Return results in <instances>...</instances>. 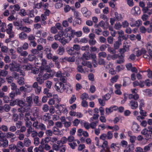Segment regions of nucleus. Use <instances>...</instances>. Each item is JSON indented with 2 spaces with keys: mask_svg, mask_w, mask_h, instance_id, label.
I'll return each instance as SVG.
<instances>
[{
  "mask_svg": "<svg viewBox=\"0 0 152 152\" xmlns=\"http://www.w3.org/2000/svg\"><path fill=\"white\" fill-rule=\"evenodd\" d=\"M13 26L12 23H10L7 25V28L6 29V31L8 34H10L12 32V28Z\"/></svg>",
  "mask_w": 152,
  "mask_h": 152,
  "instance_id": "obj_22",
  "label": "nucleus"
},
{
  "mask_svg": "<svg viewBox=\"0 0 152 152\" xmlns=\"http://www.w3.org/2000/svg\"><path fill=\"white\" fill-rule=\"evenodd\" d=\"M63 130V129L60 130L56 126L53 127L52 128L53 134L57 135H63L64 134Z\"/></svg>",
  "mask_w": 152,
  "mask_h": 152,
  "instance_id": "obj_11",
  "label": "nucleus"
},
{
  "mask_svg": "<svg viewBox=\"0 0 152 152\" xmlns=\"http://www.w3.org/2000/svg\"><path fill=\"white\" fill-rule=\"evenodd\" d=\"M83 126L87 130H88L91 128L90 123L88 122H84L83 123Z\"/></svg>",
  "mask_w": 152,
  "mask_h": 152,
  "instance_id": "obj_43",
  "label": "nucleus"
},
{
  "mask_svg": "<svg viewBox=\"0 0 152 152\" xmlns=\"http://www.w3.org/2000/svg\"><path fill=\"white\" fill-rule=\"evenodd\" d=\"M15 136L14 134L11 132H8L6 134V137L7 138L9 139Z\"/></svg>",
  "mask_w": 152,
  "mask_h": 152,
  "instance_id": "obj_49",
  "label": "nucleus"
},
{
  "mask_svg": "<svg viewBox=\"0 0 152 152\" xmlns=\"http://www.w3.org/2000/svg\"><path fill=\"white\" fill-rule=\"evenodd\" d=\"M19 37L20 39L24 40L27 38V35L26 34L22 32L19 34Z\"/></svg>",
  "mask_w": 152,
  "mask_h": 152,
  "instance_id": "obj_26",
  "label": "nucleus"
},
{
  "mask_svg": "<svg viewBox=\"0 0 152 152\" xmlns=\"http://www.w3.org/2000/svg\"><path fill=\"white\" fill-rule=\"evenodd\" d=\"M152 146V143H149L148 145L145 146L144 148V150L145 151H149L150 150V148Z\"/></svg>",
  "mask_w": 152,
  "mask_h": 152,
  "instance_id": "obj_61",
  "label": "nucleus"
},
{
  "mask_svg": "<svg viewBox=\"0 0 152 152\" xmlns=\"http://www.w3.org/2000/svg\"><path fill=\"white\" fill-rule=\"evenodd\" d=\"M35 103L37 105H40V104L39 103V97L38 96H35L33 99Z\"/></svg>",
  "mask_w": 152,
  "mask_h": 152,
  "instance_id": "obj_62",
  "label": "nucleus"
},
{
  "mask_svg": "<svg viewBox=\"0 0 152 152\" xmlns=\"http://www.w3.org/2000/svg\"><path fill=\"white\" fill-rule=\"evenodd\" d=\"M132 129L133 131L135 132H137L140 131L139 126L138 124L135 122H134L133 123Z\"/></svg>",
  "mask_w": 152,
  "mask_h": 152,
  "instance_id": "obj_15",
  "label": "nucleus"
},
{
  "mask_svg": "<svg viewBox=\"0 0 152 152\" xmlns=\"http://www.w3.org/2000/svg\"><path fill=\"white\" fill-rule=\"evenodd\" d=\"M64 49L63 47H59L57 50V53L58 54L61 55L64 54Z\"/></svg>",
  "mask_w": 152,
  "mask_h": 152,
  "instance_id": "obj_27",
  "label": "nucleus"
},
{
  "mask_svg": "<svg viewBox=\"0 0 152 152\" xmlns=\"http://www.w3.org/2000/svg\"><path fill=\"white\" fill-rule=\"evenodd\" d=\"M16 101L18 102V106L21 107H26V103L22 100H17Z\"/></svg>",
  "mask_w": 152,
  "mask_h": 152,
  "instance_id": "obj_34",
  "label": "nucleus"
},
{
  "mask_svg": "<svg viewBox=\"0 0 152 152\" xmlns=\"http://www.w3.org/2000/svg\"><path fill=\"white\" fill-rule=\"evenodd\" d=\"M119 59L116 60L115 63L116 64H121L123 63L124 62V57L122 56H121L119 57Z\"/></svg>",
  "mask_w": 152,
  "mask_h": 152,
  "instance_id": "obj_28",
  "label": "nucleus"
},
{
  "mask_svg": "<svg viewBox=\"0 0 152 152\" xmlns=\"http://www.w3.org/2000/svg\"><path fill=\"white\" fill-rule=\"evenodd\" d=\"M26 107L29 108L31 107L33 104V100L31 96L27 97L26 99Z\"/></svg>",
  "mask_w": 152,
  "mask_h": 152,
  "instance_id": "obj_12",
  "label": "nucleus"
},
{
  "mask_svg": "<svg viewBox=\"0 0 152 152\" xmlns=\"http://www.w3.org/2000/svg\"><path fill=\"white\" fill-rule=\"evenodd\" d=\"M139 102V109H142L143 107H144L145 103L144 100L142 99L140 100Z\"/></svg>",
  "mask_w": 152,
  "mask_h": 152,
  "instance_id": "obj_48",
  "label": "nucleus"
},
{
  "mask_svg": "<svg viewBox=\"0 0 152 152\" xmlns=\"http://www.w3.org/2000/svg\"><path fill=\"white\" fill-rule=\"evenodd\" d=\"M143 12L147 13L148 15H150L152 14V9L151 10H149L147 8L143 10Z\"/></svg>",
  "mask_w": 152,
  "mask_h": 152,
  "instance_id": "obj_57",
  "label": "nucleus"
},
{
  "mask_svg": "<svg viewBox=\"0 0 152 152\" xmlns=\"http://www.w3.org/2000/svg\"><path fill=\"white\" fill-rule=\"evenodd\" d=\"M121 44V39H118V41H116L114 44V48L115 49H118L120 47V45Z\"/></svg>",
  "mask_w": 152,
  "mask_h": 152,
  "instance_id": "obj_23",
  "label": "nucleus"
},
{
  "mask_svg": "<svg viewBox=\"0 0 152 152\" xmlns=\"http://www.w3.org/2000/svg\"><path fill=\"white\" fill-rule=\"evenodd\" d=\"M88 98V95L86 93H83L81 96L80 98L82 100H85L84 99H87Z\"/></svg>",
  "mask_w": 152,
  "mask_h": 152,
  "instance_id": "obj_63",
  "label": "nucleus"
},
{
  "mask_svg": "<svg viewBox=\"0 0 152 152\" xmlns=\"http://www.w3.org/2000/svg\"><path fill=\"white\" fill-rule=\"evenodd\" d=\"M136 49H135V53L136 54L137 57H139L142 55H144L147 53V51L145 48H142L141 50L137 49V50L136 51Z\"/></svg>",
  "mask_w": 152,
  "mask_h": 152,
  "instance_id": "obj_9",
  "label": "nucleus"
},
{
  "mask_svg": "<svg viewBox=\"0 0 152 152\" xmlns=\"http://www.w3.org/2000/svg\"><path fill=\"white\" fill-rule=\"evenodd\" d=\"M91 54L89 52H86L83 55V58L86 60H89L90 59Z\"/></svg>",
  "mask_w": 152,
  "mask_h": 152,
  "instance_id": "obj_29",
  "label": "nucleus"
},
{
  "mask_svg": "<svg viewBox=\"0 0 152 152\" xmlns=\"http://www.w3.org/2000/svg\"><path fill=\"white\" fill-rule=\"evenodd\" d=\"M129 99H133L134 100H137L139 98V96L138 94H136L133 95L132 94H130L128 96Z\"/></svg>",
  "mask_w": 152,
  "mask_h": 152,
  "instance_id": "obj_25",
  "label": "nucleus"
},
{
  "mask_svg": "<svg viewBox=\"0 0 152 152\" xmlns=\"http://www.w3.org/2000/svg\"><path fill=\"white\" fill-rule=\"evenodd\" d=\"M25 145L26 147H28L31 144V141L30 139L28 138H26L24 140Z\"/></svg>",
  "mask_w": 152,
  "mask_h": 152,
  "instance_id": "obj_30",
  "label": "nucleus"
},
{
  "mask_svg": "<svg viewBox=\"0 0 152 152\" xmlns=\"http://www.w3.org/2000/svg\"><path fill=\"white\" fill-rule=\"evenodd\" d=\"M102 27L104 29H106L108 27V23H105L103 20L101 21L97 25L96 27Z\"/></svg>",
  "mask_w": 152,
  "mask_h": 152,
  "instance_id": "obj_14",
  "label": "nucleus"
},
{
  "mask_svg": "<svg viewBox=\"0 0 152 152\" xmlns=\"http://www.w3.org/2000/svg\"><path fill=\"white\" fill-rule=\"evenodd\" d=\"M129 21L130 25L131 27L136 26L139 27L142 23V21L141 20H138L135 21L134 19L132 18H130Z\"/></svg>",
  "mask_w": 152,
  "mask_h": 152,
  "instance_id": "obj_6",
  "label": "nucleus"
},
{
  "mask_svg": "<svg viewBox=\"0 0 152 152\" xmlns=\"http://www.w3.org/2000/svg\"><path fill=\"white\" fill-rule=\"evenodd\" d=\"M119 77V76L118 75H116L112 77L110 80L111 82L113 83H114L117 81Z\"/></svg>",
  "mask_w": 152,
  "mask_h": 152,
  "instance_id": "obj_42",
  "label": "nucleus"
},
{
  "mask_svg": "<svg viewBox=\"0 0 152 152\" xmlns=\"http://www.w3.org/2000/svg\"><path fill=\"white\" fill-rule=\"evenodd\" d=\"M146 47L150 56V59H152V42L150 41L148 42L146 45Z\"/></svg>",
  "mask_w": 152,
  "mask_h": 152,
  "instance_id": "obj_10",
  "label": "nucleus"
},
{
  "mask_svg": "<svg viewBox=\"0 0 152 152\" xmlns=\"http://www.w3.org/2000/svg\"><path fill=\"white\" fill-rule=\"evenodd\" d=\"M39 138L38 137H35L34 138V144L35 146H38L39 144Z\"/></svg>",
  "mask_w": 152,
  "mask_h": 152,
  "instance_id": "obj_58",
  "label": "nucleus"
},
{
  "mask_svg": "<svg viewBox=\"0 0 152 152\" xmlns=\"http://www.w3.org/2000/svg\"><path fill=\"white\" fill-rule=\"evenodd\" d=\"M27 37L28 40L30 42L34 41L35 39V36L32 34H29Z\"/></svg>",
  "mask_w": 152,
  "mask_h": 152,
  "instance_id": "obj_56",
  "label": "nucleus"
},
{
  "mask_svg": "<svg viewBox=\"0 0 152 152\" xmlns=\"http://www.w3.org/2000/svg\"><path fill=\"white\" fill-rule=\"evenodd\" d=\"M115 18L118 21L121 20L123 18L121 14H119L117 12L115 13Z\"/></svg>",
  "mask_w": 152,
  "mask_h": 152,
  "instance_id": "obj_36",
  "label": "nucleus"
},
{
  "mask_svg": "<svg viewBox=\"0 0 152 152\" xmlns=\"http://www.w3.org/2000/svg\"><path fill=\"white\" fill-rule=\"evenodd\" d=\"M140 113L142 116L145 118V117L147 116V113L144 110H142V109H140Z\"/></svg>",
  "mask_w": 152,
  "mask_h": 152,
  "instance_id": "obj_44",
  "label": "nucleus"
},
{
  "mask_svg": "<svg viewBox=\"0 0 152 152\" xmlns=\"http://www.w3.org/2000/svg\"><path fill=\"white\" fill-rule=\"evenodd\" d=\"M82 64L84 66H86L88 68H91L92 67L91 62L88 61H84L82 63Z\"/></svg>",
  "mask_w": 152,
  "mask_h": 152,
  "instance_id": "obj_35",
  "label": "nucleus"
},
{
  "mask_svg": "<svg viewBox=\"0 0 152 152\" xmlns=\"http://www.w3.org/2000/svg\"><path fill=\"white\" fill-rule=\"evenodd\" d=\"M19 14L22 16H24L27 15V12L24 9H21L20 10Z\"/></svg>",
  "mask_w": 152,
  "mask_h": 152,
  "instance_id": "obj_45",
  "label": "nucleus"
},
{
  "mask_svg": "<svg viewBox=\"0 0 152 152\" xmlns=\"http://www.w3.org/2000/svg\"><path fill=\"white\" fill-rule=\"evenodd\" d=\"M55 88L56 91L61 93L63 92L66 89L64 86V84L59 81L56 83Z\"/></svg>",
  "mask_w": 152,
  "mask_h": 152,
  "instance_id": "obj_5",
  "label": "nucleus"
},
{
  "mask_svg": "<svg viewBox=\"0 0 152 152\" xmlns=\"http://www.w3.org/2000/svg\"><path fill=\"white\" fill-rule=\"evenodd\" d=\"M82 34V32L81 31H79L75 32V30H74V36L75 35L77 37H80L81 36Z\"/></svg>",
  "mask_w": 152,
  "mask_h": 152,
  "instance_id": "obj_59",
  "label": "nucleus"
},
{
  "mask_svg": "<svg viewBox=\"0 0 152 152\" xmlns=\"http://www.w3.org/2000/svg\"><path fill=\"white\" fill-rule=\"evenodd\" d=\"M45 83L47 88H50L52 85V83L51 81L47 80L46 81Z\"/></svg>",
  "mask_w": 152,
  "mask_h": 152,
  "instance_id": "obj_64",
  "label": "nucleus"
},
{
  "mask_svg": "<svg viewBox=\"0 0 152 152\" xmlns=\"http://www.w3.org/2000/svg\"><path fill=\"white\" fill-rule=\"evenodd\" d=\"M51 139V137H47L45 139H42L40 143L41 144L44 145L45 143L49 142Z\"/></svg>",
  "mask_w": 152,
  "mask_h": 152,
  "instance_id": "obj_31",
  "label": "nucleus"
},
{
  "mask_svg": "<svg viewBox=\"0 0 152 152\" xmlns=\"http://www.w3.org/2000/svg\"><path fill=\"white\" fill-rule=\"evenodd\" d=\"M132 14L134 16L139 15L141 13V10L138 6H135L131 10Z\"/></svg>",
  "mask_w": 152,
  "mask_h": 152,
  "instance_id": "obj_8",
  "label": "nucleus"
},
{
  "mask_svg": "<svg viewBox=\"0 0 152 152\" xmlns=\"http://www.w3.org/2000/svg\"><path fill=\"white\" fill-rule=\"evenodd\" d=\"M63 4L61 1L60 2H57L55 4V7L56 9H59L63 7Z\"/></svg>",
  "mask_w": 152,
  "mask_h": 152,
  "instance_id": "obj_32",
  "label": "nucleus"
},
{
  "mask_svg": "<svg viewBox=\"0 0 152 152\" xmlns=\"http://www.w3.org/2000/svg\"><path fill=\"white\" fill-rule=\"evenodd\" d=\"M33 90L32 86L30 85H26V92L29 93Z\"/></svg>",
  "mask_w": 152,
  "mask_h": 152,
  "instance_id": "obj_37",
  "label": "nucleus"
},
{
  "mask_svg": "<svg viewBox=\"0 0 152 152\" xmlns=\"http://www.w3.org/2000/svg\"><path fill=\"white\" fill-rule=\"evenodd\" d=\"M36 56L32 54H29L28 56V59L30 61H32L36 58Z\"/></svg>",
  "mask_w": 152,
  "mask_h": 152,
  "instance_id": "obj_38",
  "label": "nucleus"
},
{
  "mask_svg": "<svg viewBox=\"0 0 152 152\" xmlns=\"http://www.w3.org/2000/svg\"><path fill=\"white\" fill-rule=\"evenodd\" d=\"M95 140L96 141V146H97L99 148H101V145L100 142V140H99L98 137H96L95 138Z\"/></svg>",
  "mask_w": 152,
  "mask_h": 152,
  "instance_id": "obj_53",
  "label": "nucleus"
},
{
  "mask_svg": "<svg viewBox=\"0 0 152 152\" xmlns=\"http://www.w3.org/2000/svg\"><path fill=\"white\" fill-rule=\"evenodd\" d=\"M74 30L72 29L71 27H69L66 28L63 31V35L65 37L68 39L69 41L71 40L72 38L74 37Z\"/></svg>",
  "mask_w": 152,
  "mask_h": 152,
  "instance_id": "obj_2",
  "label": "nucleus"
},
{
  "mask_svg": "<svg viewBox=\"0 0 152 152\" xmlns=\"http://www.w3.org/2000/svg\"><path fill=\"white\" fill-rule=\"evenodd\" d=\"M37 42L39 43L45 44L46 43V40L42 38H40L37 40Z\"/></svg>",
  "mask_w": 152,
  "mask_h": 152,
  "instance_id": "obj_55",
  "label": "nucleus"
},
{
  "mask_svg": "<svg viewBox=\"0 0 152 152\" xmlns=\"http://www.w3.org/2000/svg\"><path fill=\"white\" fill-rule=\"evenodd\" d=\"M64 11L65 12H68L71 9V7L68 5H64Z\"/></svg>",
  "mask_w": 152,
  "mask_h": 152,
  "instance_id": "obj_50",
  "label": "nucleus"
},
{
  "mask_svg": "<svg viewBox=\"0 0 152 152\" xmlns=\"http://www.w3.org/2000/svg\"><path fill=\"white\" fill-rule=\"evenodd\" d=\"M63 31H60L58 32V34L55 35L54 36L55 39L56 40H60L61 37L64 35Z\"/></svg>",
  "mask_w": 152,
  "mask_h": 152,
  "instance_id": "obj_18",
  "label": "nucleus"
},
{
  "mask_svg": "<svg viewBox=\"0 0 152 152\" xmlns=\"http://www.w3.org/2000/svg\"><path fill=\"white\" fill-rule=\"evenodd\" d=\"M136 100L132 99L129 102V105L132 109L135 110L138 107V104Z\"/></svg>",
  "mask_w": 152,
  "mask_h": 152,
  "instance_id": "obj_7",
  "label": "nucleus"
},
{
  "mask_svg": "<svg viewBox=\"0 0 152 152\" xmlns=\"http://www.w3.org/2000/svg\"><path fill=\"white\" fill-rule=\"evenodd\" d=\"M34 152H44V148L42 145L35 148L34 150Z\"/></svg>",
  "mask_w": 152,
  "mask_h": 152,
  "instance_id": "obj_24",
  "label": "nucleus"
},
{
  "mask_svg": "<svg viewBox=\"0 0 152 152\" xmlns=\"http://www.w3.org/2000/svg\"><path fill=\"white\" fill-rule=\"evenodd\" d=\"M42 2V7L44 10L47 9L48 8L49 4L48 3H44L43 2Z\"/></svg>",
  "mask_w": 152,
  "mask_h": 152,
  "instance_id": "obj_60",
  "label": "nucleus"
},
{
  "mask_svg": "<svg viewBox=\"0 0 152 152\" xmlns=\"http://www.w3.org/2000/svg\"><path fill=\"white\" fill-rule=\"evenodd\" d=\"M107 54L104 52H100L98 54V57L99 58L101 57L105 58Z\"/></svg>",
  "mask_w": 152,
  "mask_h": 152,
  "instance_id": "obj_54",
  "label": "nucleus"
},
{
  "mask_svg": "<svg viewBox=\"0 0 152 152\" xmlns=\"http://www.w3.org/2000/svg\"><path fill=\"white\" fill-rule=\"evenodd\" d=\"M10 69L11 71H16L19 72L20 73V75L23 76L25 75V73L22 70L20 69V65L18 64H14L13 62L12 61L11 63L10 64Z\"/></svg>",
  "mask_w": 152,
  "mask_h": 152,
  "instance_id": "obj_3",
  "label": "nucleus"
},
{
  "mask_svg": "<svg viewBox=\"0 0 152 152\" xmlns=\"http://www.w3.org/2000/svg\"><path fill=\"white\" fill-rule=\"evenodd\" d=\"M107 139L108 140H111L113 137V134L111 131H109L106 134Z\"/></svg>",
  "mask_w": 152,
  "mask_h": 152,
  "instance_id": "obj_39",
  "label": "nucleus"
},
{
  "mask_svg": "<svg viewBox=\"0 0 152 152\" xmlns=\"http://www.w3.org/2000/svg\"><path fill=\"white\" fill-rule=\"evenodd\" d=\"M40 129L42 130H45L46 129L45 126L43 124L40 123L39 124L38 129Z\"/></svg>",
  "mask_w": 152,
  "mask_h": 152,
  "instance_id": "obj_47",
  "label": "nucleus"
},
{
  "mask_svg": "<svg viewBox=\"0 0 152 152\" xmlns=\"http://www.w3.org/2000/svg\"><path fill=\"white\" fill-rule=\"evenodd\" d=\"M76 97L75 95H73L69 101V102L70 104H72L76 100Z\"/></svg>",
  "mask_w": 152,
  "mask_h": 152,
  "instance_id": "obj_41",
  "label": "nucleus"
},
{
  "mask_svg": "<svg viewBox=\"0 0 152 152\" xmlns=\"http://www.w3.org/2000/svg\"><path fill=\"white\" fill-rule=\"evenodd\" d=\"M22 68L25 70H30L32 69V66L30 64H28L26 65H23Z\"/></svg>",
  "mask_w": 152,
  "mask_h": 152,
  "instance_id": "obj_20",
  "label": "nucleus"
},
{
  "mask_svg": "<svg viewBox=\"0 0 152 152\" xmlns=\"http://www.w3.org/2000/svg\"><path fill=\"white\" fill-rule=\"evenodd\" d=\"M108 145V142L106 140H104L103 142L102 145H101V148H102L103 149H105L107 148Z\"/></svg>",
  "mask_w": 152,
  "mask_h": 152,
  "instance_id": "obj_52",
  "label": "nucleus"
},
{
  "mask_svg": "<svg viewBox=\"0 0 152 152\" xmlns=\"http://www.w3.org/2000/svg\"><path fill=\"white\" fill-rule=\"evenodd\" d=\"M72 11L73 12L74 16L76 18H79V13L78 11L75 10L74 9H72Z\"/></svg>",
  "mask_w": 152,
  "mask_h": 152,
  "instance_id": "obj_40",
  "label": "nucleus"
},
{
  "mask_svg": "<svg viewBox=\"0 0 152 152\" xmlns=\"http://www.w3.org/2000/svg\"><path fill=\"white\" fill-rule=\"evenodd\" d=\"M41 66L40 67V71L46 70L47 72H50L51 70L49 69L50 67L47 65V61L45 59H42L41 60Z\"/></svg>",
  "mask_w": 152,
  "mask_h": 152,
  "instance_id": "obj_4",
  "label": "nucleus"
},
{
  "mask_svg": "<svg viewBox=\"0 0 152 152\" xmlns=\"http://www.w3.org/2000/svg\"><path fill=\"white\" fill-rule=\"evenodd\" d=\"M51 118V115L49 113H46L42 118V119L45 121H47Z\"/></svg>",
  "mask_w": 152,
  "mask_h": 152,
  "instance_id": "obj_19",
  "label": "nucleus"
},
{
  "mask_svg": "<svg viewBox=\"0 0 152 152\" xmlns=\"http://www.w3.org/2000/svg\"><path fill=\"white\" fill-rule=\"evenodd\" d=\"M43 71H40L38 77L36 78V80L40 84H42L44 83V80H47L52 76L50 73H46L43 75Z\"/></svg>",
  "mask_w": 152,
  "mask_h": 152,
  "instance_id": "obj_1",
  "label": "nucleus"
},
{
  "mask_svg": "<svg viewBox=\"0 0 152 152\" xmlns=\"http://www.w3.org/2000/svg\"><path fill=\"white\" fill-rule=\"evenodd\" d=\"M18 83L20 85H22L24 83V79L23 77H20L17 80Z\"/></svg>",
  "mask_w": 152,
  "mask_h": 152,
  "instance_id": "obj_46",
  "label": "nucleus"
},
{
  "mask_svg": "<svg viewBox=\"0 0 152 152\" xmlns=\"http://www.w3.org/2000/svg\"><path fill=\"white\" fill-rule=\"evenodd\" d=\"M99 115L98 114H94L92 117H91L89 119L90 122H94L95 121H99L98 118Z\"/></svg>",
  "mask_w": 152,
  "mask_h": 152,
  "instance_id": "obj_17",
  "label": "nucleus"
},
{
  "mask_svg": "<svg viewBox=\"0 0 152 152\" xmlns=\"http://www.w3.org/2000/svg\"><path fill=\"white\" fill-rule=\"evenodd\" d=\"M18 29L27 33H29L31 31V29L30 28L27 27L26 26H20Z\"/></svg>",
  "mask_w": 152,
  "mask_h": 152,
  "instance_id": "obj_21",
  "label": "nucleus"
},
{
  "mask_svg": "<svg viewBox=\"0 0 152 152\" xmlns=\"http://www.w3.org/2000/svg\"><path fill=\"white\" fill-rule=\"evenodd\" d=\"M122 25L119 22L116 23L114 26V28L116 30H118L121 28Z\"/></svg>",
  "mask_w": 152,
  "mask_h": 152,
  "instance_id": "obj_51",
  "label": "nucleus"
},
{
  "mask_svg": "<svg viewBox=\"0 0 152 152\" xmlns=\"http://www.w3.org/2000/svg\"><path fill=\"white\" fill-rule=\"evenodd\" d=\"M91 128L92 129H95L99 123V121H95L93 122H90Z\"/></svg>",
  "mask_w": 152,
  "mask_h": 152,
  "instance_id": "obj_33",
  "label": "nucleus"
},
{
  "mask_svg": "<svg viewBox=\"0 0 152 152\" xmlns=\"http://www.w3.org/2000/svg\"><path fill=\"white\" fill-rule=\"evenodd\" d=\"M10 107L8 104H5L4 106L0 108V112H3L5 111L6 112H8L10 111Z\"/></svg>",
  "mask_w": 152,
  "mask_h": 152,
  "instance_id": "obj_16",
  "label": "nucleus"
},
{
  "mask_svg": "<svg viewBox=\"0 0 152 152\" xmlns=\"http://www.w3.org/2000/svg\"><path fill=\"white\" fill-rule=\"evenodd\" d=\"M129 45L127 42H125L123 44L122 48L120 49V52L121 53H123L129 50Z\"/></svg>",
  "mask_w": 152,
  "mask_h": 152,
  "instance_id": "obj_13",
  "label": "nucleus"
}]
</instances>
